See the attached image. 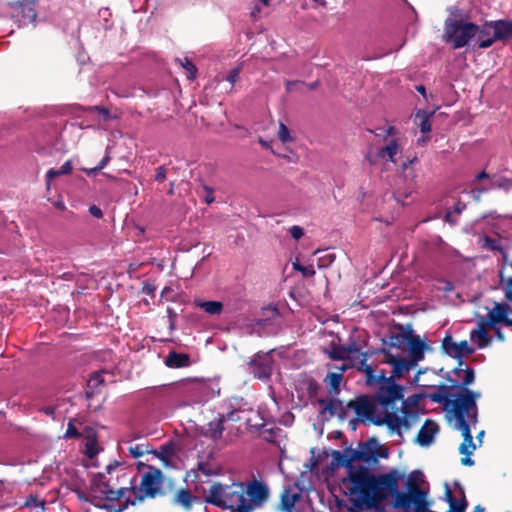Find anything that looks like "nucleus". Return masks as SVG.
Here are the masks:
<instances>
[{"instance_id":"obj_1","label":"nucleus","mask_w":512,"mask_h":512,"mask_svg":"<svg viewBox=\"0 0 512 512\" xmlns=\"http://www.w3.org/2000/svg\"><path fill=\"white\" fill-rule=\"evenodd\" d=\"M402 475L393 470L388 473L374 475L368 468L360 467L351 472V494L349 512H362L375 510L384 512L383 501L393 497L392 506L395 509L408 511L413 506L415 512H430V503L427 501L428 492L418 486L416 481L408 478L406 492L399 491L398 482Z\"/></svg>"},{"instance_id":"obj_2","label":"nucleus","mask_w":512,"mask_h":512,"mask_svg":"<svg viewBox=\"0 0 512 512\" xmlns=\"http://www.w3.org/2000/svg\"><path fill=\"white\" fill-rule=\"evenodd\" d=\"M418 400L419 397L414 396L411 403L402 402V406L396 402L384 405L379 400L378 389L373 398L362 395L348 402L349 410L352 409L356 414V418L350 420V425L355 430L358 421L368 420L376 426L385 425L390 434L403 439V430L409 431L420 421V414L416 408Z\"/></svg>"},{"instance_id":"obj_3","label":"nucleus","mask_w":512,"mask_h":512,"mask_svg":"<svg viewBox=\"0 0 512 512\" xmlns=\"http://www.w3.org/2000/svg\"><path fill=\"white\" fill-rule=\"evenodd\" d=\"M269 496V488L261 480L253 479L230 484L215 482L211 485L204 502L232 512H253L262 508Z\"/></svg>"},{"instance_id":"obj_4","label":"nucleus","mask_w":512,"mask_h":512,"mask_svg":"<svg viewBox=\"0 0 512 512\" xmlns=\"http://www.w3.org/2000/svg\"><path fill=\"white\" fill-rule=\"evenodd\" d=\"M381 352L384 354L383 362L392 366L390 376L386 375L385 370H381L378 374L375 373L374 368L367 364L368 353L362 354V359L354 365L357 371L365 373L367 385L379 386V400L381 403L387 405L396 402L399 406H402V402L408 401L404 399V387L397 384L395 380L404 378L417 364L409 358L404 359L392 354L390 349L383 348Z\"/></svg>"},{"instance_id":"obj_5","label":"nucleus","mask_w":512,"mask_h":512,"mask_svg":"<svg viewBox=\"0 0 512 512\" xmlns=\"http://www.w3.org/2000/svg\"><path fill=\"white\" fill-rule=\"evenodd\" d=\"M466 372V376L460 380L457 386L453 400L445 409L453 415L456 425L465 423L476 425L478 423L477 400L481 398V393L468 388L475 380V371L468 370Z\"/></svg>"},{"instance_id":"obj_6","label":"nucleus","mask_w":512,"mask_h":512,"mask_svg":"<svg viewBox=\"0 0 512 512\" xmlns=\"http://www.w3.org/2000/svg\"><path fill=\"white\" fill-rule=\"evenodd\" d=\"M148 471L142 475L140 490L143 492L141 495H136L133 499L127 498L120 511L128 508L129 505H136L144 501L146 497L155 498L161 490L163 484L162 471L154 466L147 465Z\"/></svg>"},{"instance_id":"obj_7","label":"nucleus","mask_w":512,"mask_h":512,"mask_svg":"<svg viewBox=\"0 0 512 512\" xmlns=\"http://www.w3.org/2000/svg\"><path fill=\"white\" fill-rule=\"evenodd\" d=\"M478 33V25L471 22L448 18L445 21V36L452 43L453 49L468 45L469 41Z\"/></svg>"},{"instance_id":"obj_8","label":"nucleus","mask_w":512,"mask_h":512,"mask_svg":"<svg viewBox=\"0 0 512 512\" xmlns=\"http://www.w3.org/2000/svg\"><path fill=\"white\" fill-rule=\"evenodd\" d=\"M470 424L471 423L456 425L457 429L461 431L463 436V442L459 446V453L464 455V457L461 458V464L464 466L474 465V460L471 459L470 456L475 451L476 445L473 442Z\"/></svg>"},{"instance_id":"obj_9","label":"nucleus","mask_w":512,"mask_h":512,"mask_svg":"<svg viewBox=\"0 0 512 512\" xmlns=\"http://www.w3.org/2000/svg\"><path fill=\"white\" fill-rule=\"evenodd\" d=\"M248 366L254 377L258 379H268L272 374V358L269 353H256Z\"/></svg>"},{"instance_id":"obj_10","label":"nucleus","mask_w":512,"mask_h":512,"mask_svg":"<svg viewBox=\"0 0 512 512\" xmlns=\"http://www.w3.org/2000/svg\"><path fill=\"white\" fill-rule=\"evenodd\" d=\"M11 15L20 25H26L35 21L37 17L36 5L25 1L16 0L9 3Z\"/></svg>"},{"instance_id":"obj_11","label":"nucleus","mask_w":512,"mask_h":512,"mask_svg":"<svg viewBox=\"0 0 512 512\" xmlns=\"http://www.w3.org/2000/svg\"><path fill=\"white\" fill-rule=\"evenodd\" d=\"M442 350L448 356L460 359L463 356H469L475 349L469 345L466 340L456 343L451 335H446L442 340Z\"/></svg>"},{"instance_id":"obj_12","label":"nucleus","mask_w":512,"mask_h":512,"mask_svg":"<svg viewBox=\"0 0 512 512\" xmlns=\"http://www.w3.org/2000/svg\"><path fill=\"white\" fill-rule=\"evenodd\" d=\"M492 25V38H487V40H483L479 43V48L486 49L492 46L495 41H505L512 38V21L501 19L492 22Z\"/></svg>"},{"instance_id":"obj_13","label":"nucleus","mask_w":512,"mask_h":512,"mask_svg":"<svg viewBox=\"0 0 512 512\" xmlns=\"http://www.w3.org/2000/svg\"><path fill=\"white\" fill-rule=\"evenodd\" d=\"M447 380L451 383V385L441 384L438 386L435 392L426 394V397L430 399L432 402L443 405L444 409L449 407V404L454 398V393L452 391L456 389L455 382L449 376Z\"/></svg>"},{"instance_id":"obj_14","label":"nucleus","mask_w":512,"mask_h":512,"mask_svg":"<svg viewBox=\"0 0 512 512\" xmlns=\"http://www.w3.org/2000/svg\"><path fill=\"white\" fill-rule=\"evenodd\" d=\"M318 403L323 406L322 414L328 412L330 416L337 415L340 420H344L349 412L348 404L344 405L341 400L336 398L328 401L319 399Z\"/></svg>"},{"instance_id":"obj_15","label":"nucleus","mask_w":512,"mask_h":512,"mask_svg":"<svg viewBox=\"0 0 512 512\" xmlns=\"http://www.w3.org/2000/svg\"><path fill=\"white\" fill-rule=\"evenodd\" d=\"M438 430H439V427H438L437 423L432 420L427 419L417 434L416 442L420 446L430 445L433 442L434 437L437 434Z\"/></svg>"},{"instance_id":"obj_16","label":"nucleus","mask_w":512,"mask_h":512,"mask_svg":"<svg viewBox=\"0 0 512 512\" xmlns=\"http://www.w3.org/2000/svg\"><path fill=\"white\" fill-rule=\"evenodd\" d=\"M346 455H347L348 459L345 461L347 463H349V465H350V470H349V479L350 480H351V472H355L361 467V466H359L357 469H354L352 466L353 462H355V461L369 462L371 460L376 459V455H375L374 451L371 450L370 448H363L361 450L350 449V450L346 451Z\"/></svg>"},{"instance_id":"obj_17","label":"nucleus","mask_w":512,"mask_h":512,"mask_svg":"<svg viewBox=\"0 0 512 512\" xmlns=\"http://www.w3.org/2000/svg\"><path fill=\"white\" fill-rule=\"evenodd\" d=\"M428 348V345L423 340H421L418 335H415L412 332L409 338V344L407 346V350H409L410 353L409 359L418 364L419 361L423 360L424 352Z\"/></svg>"},{"instance_id":"obj_18","label":"nucleus","mask_w":512,"mask_h":512,"mask_svg":"<svg viewBox=\"0 0 512 512\" xmlns=\"http://www.w3.org/2000/svg\"><path fill=\"white\" fill-rule=\"evenodd\" d=\"M172 503L182 507L186 511H190L193 504L200 503V498L193 495L190 490L181 488L174 494Z\"/></svg>"},{"instance_id":"obj_19","label":"nucleus","mask_w":512,"mask_h":512,"mask_svg":"<svg viewBox=\"0 0 512 512\" xmlns=\"http://www.w3.org/2000/svg\"><path fill=\"white\" fill-rule=\"evenodd\" d=\"M512 312L509 304L495 303L494 308L489 311L488 317L490 318V325H497L499 323H506L508 314Z\"/></svg>"},{"instance_id":"obj_20","label":"nucleus","mask_w":512,"mask_h":512,"mask_svg":"<svg viewBox=\"0 0 512 512\" xmlns=\"http://www.w3.org/2000/svg\"><path fill=\"white\" fill-rule=\"evenodd\" d=\"M399 330L400 332L391 333L388 344L390 348H397L405 351L407 350L409 338L413 331L410 328L407 331H403V327L401 325L399 326Z\"/></svg>"},{"instance_id":"obj_21","label":"nucleus","mask_w":512,"mask_h":512,"mask_svg":"<svg viewBox=\"0 0 512 512\" xmlns=\"http://www.w3.org/2000/svg\"><path fill=\"white\" fill-rule=\"evenodd\" d=\"M364 346H366V342L361 341L359 339L356 340L354 338V336H350L349 342L347 344H345L346 351H347L348 355L354 357V361H351L352 366L354 368H356L354 364L358 363L362 359V354L368 353L369 357L371 356V353L368 351L362 352V349Z\"/></svg>"},{"instance_id":"obj_22","label":"nucleus","mask_w":512,"mask_h":512,"mask_svg":"<svg viewBox=\"0 0 512 512\" xmlns=\"http://www.w3.org/2000/svg\"><path fill=\"white\" fill-rule=\"evenodd\" d=\"M165 365L169 368H184L191 364L190 356L186 353L170 351L165 358Z\"/></svg>"},{"instance_id":"obj_23","label":"nucleus","mask_w":512,"mask_h":512,"mask_svg":"<svg viewBox=\"0 0 512 512\" xmlns=\"http://www.w3.org/2000/svg\"><path fill=\"white\" fill-rule=\"evenodd\" d=\"M400 151V145L396 139H391L390 142L377 151V157L383 160H389L396 164V155Z\"/></svg>"},{"instance_id":"obj_24","label":"nucleus","mask_w":512,"mask_h":512,"mask_svg":"<svg viewBox=\"0 0 512 512\" xmlns=\"http://www.w3.org/2000/svg\"><path fill=\"white\" fill-rule=\"evenodd\" d=\"M326 353L328 354V357L331 360H335V361L349 360L350 362L354 361V357L348 355L345 345L338 344L335 341H332L329 344V348L326 350Z\"/></svg>"},{"instance_id":"obj_25","label":"nucleus","mask_w":512,"mask_h":512,"mask_svg":"<svg viewBox=\"0 0 512 512\" xmlns=\"http://www.w3.org/2000/svg\"><path fill=\"white\" fill-rule=\"evenodd\" d=\"M432 115L433 112L429 113L425 110H419L415 114L414 122L417 126H419L420 131L423 134L429 133L431 131L430 118Z\"/></svg>"},{"instance_id":"obj_26","label":"nucleus","mask_w":512,"mask_h":512,"mask_svg":"<svg viewBox=\"0 0 512 512\" xmlns=\"http://www.w3.org/2000/svg\"><path fill=\"white\" fill-rule=\"evenodd\" d=\"M128 491H132L135 493L136 488L135 487H131V488L121 487V488H118L115 490L110 485L108 488H103V490H101V494L105 495V499L108 501H116V500H120L121 498L125 497V495Z\"/></svg>"},{"instance_id":"obj_27","label":"nucleus","mask_w":512,"mask_h":512,"mask_svg":"<svg viewBox=\"0 0 512 512\" xmlns=\"http://www.w3.org/2000/svg\"><path fill=\"white\" fill-rule=\"evenodd\" d=\"M470 338L472 341L477 343V346L480 349L487 347L491 343V337L488 335L487 331H484V329L472 330Z\"/></svg>"},{"instance_id":"obj_28","label":"nucleus","mask_w":512,"mask_h":512,"mask_svg":"<svg viewBox=\"0 0 512 512\" xmlns=\"http://www.w3.org/2000/svg\"><path fill=\"white\" fill-rule=\"evenodd\" d=\"M195 303L210 315H219L223 309V304L220 301L196 300Z\"/></svg>"},{"instance_id":"obj_29","label":"nucleus","mask_w":512,"mask_h":512,"mask_svg":"<svg viewBox=\"0 0 512 512\" xmlns=\"http://www.w3.org/2000/svg\"><path fill=\"white\" fill-rule=\"evenodd\" d=\"M224 430V419H220L219 417L213 421H210L208 424L209 435L215 441L222 437Z\"/></svg>"},{"instance_id":"obj_30","label":"nucleus","mask_w":512,"mask_h":512,"mask_svg":"<svg viewBox=\"0 0 512 512\" xmlns=\"http://www.w3.org/2000/svg\"><path fill=\"white\" fill-rule=\"evenodd\" d=\"M343 379L342 373H329L325 381L329 384V393L338 394L340 392V383Z\"/></svg>"},{"instance_id":"obj_31","label":"nucleus","mask_w":512,"mask_h":512,"mask_svg":"<svg viewBox=\"0 0 512 512\" xmlns=\"http://www.w3.org/2000/svg\"><path fill=\"white\" fill-rule=\"evenodd\" d=\"M109 486V481H106L104 473H98L93 477L91 481L92 490L95 492L101 493V490H103V488H108Z\"/></svg>"},{"instance_id":"obj_32","label":"nucleus","mask_w":512,"mask_h":512,"mask_svg":"<svg viewBox=\"0 0 512 512\" xmlns=\"http://www.w3.org/2000/svg\"><path fill=\"white\" fill-rule=\"evenodd\" d=\"M179 62L181 66L186 70L187 72V78L190 80L195 79L197 68L194 65V63L187 57H184L183 59H179Z\"/></svg>"},{"instance_id":"obj_33","label":"nucleus","mask_w":512,"mask_h":512,"mask_svg":"<svg viewBox=\"0 0 512 512\" xmlns=\"http://www.w3.org/2000/svg\"><path fill=\"white\" fill-rule=\"evenodd\" d=\"M478 41L481 43L483 40H487V38H492L493 36V25L492 22H486L481 28L478 26Z\"/></svg>"},{"instance_id":"obj_34","label":"nucleus","mask_w":512,"mask_h":512,"mask_svg":"<svg viewBox=\"0 0 512 512\" xmlns=\"http://www.w3.org/2000/svg\"><path fill=\"white\" fill-rule=\"evenodd\" d=\"M461 494H462V497H461V499L459 501L455 499L449 505V511L448 512H465L466 511V508L468 506V502L466 500V497H465V494H464L463 490L461 491Z\"/></svg>"},{"instance_id":"obj_35","label":"nucleus","mask_w":512,"mask_h":512,"mask_svg":"<svg viewBox=\"0 0 512 512\" xmlns=\"http://www.w3.org/2000/svg\"><path fill=\"white\" fill-rule=\"evenodd\" d=\"M85 448H86L85 454L89 458H93L98 454L99 450L97 449V439L95 436H93L92 438H89L86 441Z\"/></svg>"},{"instance_id":"obj_36","label":"nucleus","mask_w":512,"mask_h":512,"mask_svg":"<svg viewBox=\"0 0 512 512\" xmlns=\"http://www.w3.org/2000/svg\"><path fill=\"white\" fill-rule=\"evenodd\" d=\"M129 453L133 458H139L143 456L145 453H149L150 450L148 449V445L145 444H136L133 446H130L128 448Z\"/></svg>"},{"instance_id":"obj_37","label":"nucleus","mask_w":512,"mask_h":512,"mask_svg":"<svg viewBox=\"0 0 512 512\" xmlns=\"http://www.w3.org/2000/svg\"><path fill=\"white\" fill-rule=\"evenodd\" d=\"M293 269L301 272L304 277H313L315 275V270L313 266H303L299 262L293 263Z\"/></svg>"},{"instance_id":"obj_38","label":"nucleus","mask_w":512,"mask_h":512,"mask_svg":"<svg viewBox=\"0 0 512 512\" xmlns=\"http://www.w3.org/2000/svg\"><path fill=\"white\" fill-rule=\"evenodd\" d=\"M458 360V365L452 370V373L453 375L456 377V378H460V374H463V377L466 376V371L468 370H474L473 368L471 367H468L465 362L462 360V358L460 359H457Z\"/></svg>"},{"instance_id":"obj_39","label":"nucleus","mask_w":512,"mask_h":512,"mask_svg":"<svg viewBox=\"0 0 512 512\" xmlns=\"http://www.w3.org/2000/svg\"><path fill=\"white\" fill-rule=\"evenodd\" d=\"M103 382H104L103 375L99 372H93L88 380V387L94 390L99 385H102Z\"/></svg>"},{"instance_id":"obj_40","label":"nucleus","mask_w":512,"mask_h":512,"mask_svg":"<svg viewBox=\"0 0 512 512\" xmlns=\"http://www.w3.org/2000/svg\"><path fill=\"white\" fill-rule=\"evenodd\" d=\"M278 138L282 143L293 141L288 127L282 122L279 125Z\"/></svg>"},{"instance_id":"obj_41","label":"nucleus","mask_w":512,"mask_h":512,"mask_svg":"<svg viewBox=\"0 0 512 512\" xmlns=\"http://www.w3.org/2000/svg\"><path fill=\"white\" fill-rule=\"evenodd\" d=\"M336 259L334 253H327L318 258V267L319 268H327L329 267Z\"/></svg>"},{"instance_id":"obj_42","label":"nucleus","mask_w":512,"mask_h":512,"mask_svg":"<svg viewBox=\"0 0 512 512\" xmlns=\"http://www.w3.org/2000/svg\"><path fill=\"white\" fill-rule=\"evenodd\" d=\"M241 67L237 66L229 71L226 76V80L231 84L230 89L233 88L234 84L240 79Z\"/></svg>"},{"instance_id":"obj_43","label":"nucleus","mask_w":512,"mask_h":512,"mask_svg":"<svg viewBox=\"0 0 512 512\" xmlns=\"http://www.w3.org/2000/svg\"><path fill=\"white\" fill-rule=\"evenodd\" d=\"M83 110L89 111V112L97 111L98 113L103 115V118L105 121H108L111 118L110 111L107 108L102 107V106H90L87 108H83Z\"/></svg>"},{"instance_id":"obj_44","label":"nucleus","mask_w":512,"mask_h":512,"mask_svg":"<svg viewBox=\"0 0 512 512\" xmlns=\"http://www.w3.org/2000/svg\"><path fill=\"white\" fill-rule=\"evenodd\" d=\"M64 437L67 439L80 437V433L72 421H69Z\"/></svg>"},{"instance_id":"obj_45","label":"nucleus","mask_w":512,"mask_h":512,"mask_svg":"<svg viewBox=\"0 0 512 512\" xmlns=\"http://www.w3.org/2000/svg\"><path fill=\"white\" fill-rule=\"evenodd\" d=\"M333 456H334V460L337 462L338 465L347 467L350 469L349 463H347L345 461L348 459L346 453L342 454L340 451H334Z\"/></svg>"},{"instance_id":"obj_46","label":"nucleus","mask_w":512,"mask_h":512,"mask_svg":"<svg viewBox=\"0 0 512 512\" xmlns=\"http://www.w3.org/2000/svg\"><path fill=\"white\" fill-rule=\"evenodd\" d=\"M166 176H167V168L164 165L157 167L156 174L154 176V180L158 183H162L165 181Z\"/></svg>"},{"instance_id":"obj_47","label":"nucleus","mask_w":512,"mask_h":512,"mask_svg":"<svg viewBox=\"0 0 512 512\" xmlns=\"http://www.w3.org/2000/svg\"><path fill=\"white\" fill-rule=\"evenodd\" d=\"M203 190L205 192V195L203 196V200L205 201V203L211 204L212 202H214V188L207 185H203Z\"/></svg>"},{"instance_id":"obj_48","label":"nucleus","mask_w":512,"mask_h":512,"mask_svg":"<svg viewBox=\"0 0 512 512\" xmlns=\"http://www.w3.org/2000/svg\"><path fill=\"white\" fill-rule=\"evenodd\" d=\"M289 232L295 240H299L304 235V229L297 225L292 226Z\"/></svg>"},{"instance_id":"obj_49","label":"nucleus","mask_w":512,"mask_h":512,"mask_svg":"<svg viewBox=\"0 0 512 512\" xmlns=\"http://www.w3.org/2000/svg\"><path fill=\"white\" fill-rule=\"evenodd\" d=\"M59 173L58 175H68L71 173L72 171V163L70 160H67L66 162H64L62 164V166L60 167V169H58Z\"/></svg>"},{"instance_id":"obj_50","label":"nucleus","mask_w":512,"mask_h":512,"mask_svg":"<svg viewBox=\"0 0 512 512\" xmlns=\"http://www.w3.org/2000/svg\"><path fill=\"white\" fill-rule=\"evenodd\" d=\"M59 171L58 170H55V169H50L47 171L46 173V177H45V181H46V185H47V188L50 187V184H51V181L55 178V177H58Z\"/></svg>"},{"instance_id":"obj_51","label":"nucleus","mask_w":512,"mask_h":512,"mask_svg":"<svg viewBox=\"0 0 512 512\" xmlns=\"http://www.w3.org/2000/svg\"><path fill=\"white\" fill-rule=\"evenodd\" d=\"M489 323H490L489 317L487 320L482 319L479 321L477 329H484V331L488 332V329H491L496 326V325H490Z\"/></svg>"},{"instance_id":"obj_52","label":"nucleus","mask_w":512,"mask_h":512,"mask_svg":"<svg viewBox=\"0 0 512 512\" xmlns=\"http://www.w3.org/2000/svg\"><path fill=\"white\" fill-rule=\"evenodd\" d=\"M465 208L466 204L459 200L454 204L452 213L460 215Z\"/></svg>"},{"instance_id":"obj_53","label":"nucleus","mask_w":512,"mask_h":512,"mask_svg":"<svg viewBox=\"0 0 512 512\" xmlns=\"http://www.w3.org/2000/svg\"><path fill=\"white\" fill-rule=\"evenodd\" d=\"M444 499L445 501L450 505L456 498L454 497L451 489L449 488L448 485H446V489H445V495H444Z\"/></svg>"},{"instance_id":"obj_54","label":"nucleus","mask_w":512,"mask_h":512,"mask_svg":"<svg viewBox=\"0 0 512 512\" xmlns=\"http://www.w3.org/2000/svg\"><path fill=\"white\" fill-rule=\"evenodd\" d=\"M198 470L201 471L205 475H211L212 474L211 470L209 469V465L207 463H204V462H200L198 464Z\"/></svg>"},{"instance_id":"obj_55","label":"nucleus","mask_w":512,"mask_h":512,"mask_svg":"<svg viewBox=\"0 0 512 512\" xmlns=\"http://www.w3.org/2000/svg\"><path fill=\"white\" fill-rule=\"evenodd\" d=\"M235 414H236V411L233 410V411L228 412L227 414L220 415L219 418L224 419V423L226 421H236L237 419L234 417Z\"/></svg>"},{"instance_id":"obj_56","label":"nucleus","mask_w":512,"mask_h":512,"mask_svg":"<svg viewBox=\"0 0 512 512\" xmlns=\"http://www.w3.org/2000/svg\"><path fill=\"white\" fill-rule=\"evenodd\" d=\"M89 212L91 213V215H93L96 218H101L103 215L101 209L95 205H92L89 208Z\"/></svg>"},{"instance_id":"obj_57","label":"nucleus","mask_w":512,"mask_h":512,"mask_svg":"<svg viewBox=\"0 0 512 512\" xmlns=\"http://www.w3.org/2000/svg\"><path fill=\"white\" fill-rule=\"evenodd\" d=\"M396 128L394 126H389L385 129V132L383 134V139L387 140L388 137L394 136L396 134Z\"/></svg>"},{"instance_id":"obj_58","label":"nucleus","mask_w":512,"mask_h":512,"mask_svg":"<svg viewBox=\"0 0 512 512\" xmlns=\"http://www.w3.org/2000/svg\"><path fill=\"white\" fill-rule=\"evenodd\" d=\"M157 457L162 460H167L169 457V451L162 447V452L158 453L157 451H152Z\"/></svg>"},{"instance_id":"obj_59","label":"nucleus","mask_w":512,"mask_h":512,"mask_svg":"<svg viewBox=\"0 0 512 512\" xmlns=\"http://www.w3.org/2000/svg\"><path fill=\"white\" fill-rule=\"evenodd\" d=\"M109 152H106V155L102 158V160L98 164V168L101 170L110 162Z\"/></svg>"},{"instance_id":"obj_60","label":"nucleus","mask_w":512,"mask_h":512,"mask_svg":"<svg viewBox=\"0 0 512 512\" xmlns=\"http://www.w3.org/2000/svg\"><path fill=\"white\" fill-rule=\"evenodd\" d=\"M155 289H156L155 286H153L152 284L145 283L142 288V291L146 294H153Z\"/></svg>"},{"instance_id":"obj_61","label":"nucleus","mask_w":512,"mask_h":512,"mask_svg":"<svg viewBox=\"0 0 512 512\" xmlns=\"http://www.w3.org/2000/svg\"><path fill=\"white\" fill-rule=\"evenodd\" d=\"M55 407H52V406H46V407H43L40 409L41 412H43L44 414L48 415V416H53L55 414Z\"/></svg>"},{"instance_id":"obj_62","label":"nucleus","mask_w":512,"mask_h":512,"mask_svg":"<svg viewBox=\"0 0 512 512\" xmlns=\"http://www.w3.org/2000/svg\"><path fill=\"white\" fill-rule=\"evenodd\" d=\"M83 171L87 174V175H96L99 171H101L100 168H98V165L93 167V168H84Z\"/></svg>"},{"instance_id":"obj_63","label":"nucleus","mask_w":512,"mask_h":512,"mask_svg":"<svg viewBox=\"0 0 512 512\" xmlns=\"http://www.w3.org/2000/svg\"><path fill=\"white\" fill-rule=\"evenodd\" d=\"M452 214V212H447L445 215V221L452 225H455L457 223V220L453 218Z\"/></svg>"},{"instance_id":"obj_64","label":"nucleus","mask_w":512,"mask_h":512,"mask_svg":"<svg viewBox=\"0 0 512 512\" xmlns=\"http://www.w3.org/2000/svg\"><path fill=\"white\" fill-rule=\"evenodd\" d=\"M54 206L57 208V209H60V210H65L66 209V206L64 204L63 201L59 200V201H55L54 202Z\"/></svg>"}]
</instances>
